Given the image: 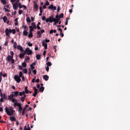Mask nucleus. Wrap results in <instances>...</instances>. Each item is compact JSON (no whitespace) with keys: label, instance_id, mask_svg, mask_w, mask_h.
Segmentation results:
<instances>
[{"label":"nucleus","instance_id":"obj_14","mask_svg":"<svg viewBox=\"0 0 130 130\" xmlns=\"http://www.w3.org/2000/svg\"><path fill=\"white\" fill-rule=\"evenodd\" d=\"M24 94H28L29 93V90H28V86H25L24 88V91H23Z\"/></svg>","mask_w":130,"mask_h":130},{"label":"nucleus","instance_id":"obj_12","mask_svg":"<svg viewBox=\"0 0 130 130\" xmlns=\"http://www.w3.org/2000/svg\"><path fill=\"white\" fill-rule=\"evenodd\" d=\"M12 93L14 94V97H18V96H19V91H18L12 92Z\"/></svg>","mask_w":130,"mask_h":130},{"label":"nucleus","instance_id":"obj_2","mask_svg":"<svg viewBox=\"0 0 130 130\" xmlns=\"http://www.w3.org/2000/svg\"><path fill=\"white\" fill-rule=\"evenodd\" d=\"M48 22H49L50 23L55 22L56 24L58 23V22H59V20H56V19L53 18V16H50L49 18H47L46 20V23H48Z\"/></svg>","mask_w":130,"mask_h":130},{"label":"nucleus","instance_id":"obj_53","mask_svg":"<svg viewBox=\"0 0 130 130\" xmlns=\"http://www.w3.org/2000/svg\"><path fill=\"white\" fill-rule=\"evenodd\" d=\"M48 42H50V40H47V39H45V43H48Z\"/></svg>","mask_w":130,"mask_h":130},{"label":"nucleus","instance_id":"obj_33","mask_svg":"<svg viewBox=\"0 0 130 130\" xmlns=\"http://www.w3.org/2000/svg\"><path fill=\"white\" fill-rule=\"evenodd\" d=\"M1 3H2L4 5H7V1L6 0H1Z\"/></svg>","mask_w":130,"mask_h":130},{"label":"nucleus","instance_id":"obj_7","mask_svg":"<svg viewBox=\"0 0 130 130\" xmlns=\"http://www.w3.org/2000/svg\"><path fill=\"white\" fill-rule=\"evenodd\" d=\"M34 90V93L32 94V96H34V97H36V96L37 95V94H38V89H37V88L35 86H34L32 88Z\"/></svg>","mask_w":130,"mask_h":130},{"label":"nucleus","instance_id":"obj_26","mask_svg":"<svg viewBox=\"0 0 130 130\" xmlns=\"http://www.w3.org/2000/svg\"><path fill=\"white\" fill-rule=\"evenodd\" d=\"M2 76H3V77H4V78H6V77L8 76V75H7V73L3 74V73L1 72V77H2Z\"/></svg>","mask_w":130,"mask_h":130},{"label":"nucleus","instance_id":"obj_32","mask_svg":"<svg viewBox=\"0 0 130 130\" xmlns=\"http://www.w3.org/2000/svg\"><path fill=\"white\" fill-rule=\"evenodd\" d=\"M56 20H57L58 21H60V18H59V16H58V15H56L55 16Z\"/></svg>","mask_w":130,"mask_h":130},{"label":"nucleus","instance_id":"obj_39","mask_svg":"<svg viewBox=\"0 0 130 130\" xmlns=\"http://www.w3.org/2000/svg\"><path fill=\"white\" fill-rule=\"evenodd\" d=\"M23 72L24 74H27V73H28V70L25 68L23 70Z\"/></svg>","mask_w":130,"mask_h":130},{"label":"nucleus","instance_id":"obj_60","mask_svg":"<svg viewBox=\"0 0 130 130\" xmlns=\"http://www.w3.org/2000/svg\"><path fill=\"white\" fill-rule=\"evenodd\" d=\"M46 72H49V67H47L46 68Z\"/></svg>","mask_w":130,"mask_h":130},{"label":"nucleus","instance_id":"obj_52","mask_svg":"<svg viewBox=\"0 0 130 130\" xmlns=\"http://www.w3.org/2000/svg\"><path fill=\"white\" fill-rule=\"evenodd\" d=\"M18 69L20 70V71H22V70H23V67L19 65L18 66Z\"/></svg>","mask_w":130,"mask_h":130},{"label":"nucleus","instance_id":"obj_13","mask_svg":"<svg viewBox=\"0 0 130 130\" xmlns=\"http://www.w3.org/2000/svg\"><path fill=\"white\" fill-rule=\"evenodd\" d=\"M9 119H10V120H11V121H17L16 117H15L13 116H10Z\"/></svg>","mask_w":130,"mask_h":130},{"label":"nucleus","instance_id":"obj_9","mask_svg":"<svg viewBox=\"0 0 130 130\" xmlns=\"http://www.w3.org/2000/svg\"><path fill=\"white\" fill-rule=\"evenodd\" d=\"M34 9L36 12L38 11V4H37L36 1H34Z\"/></svg>","mask_w":130,"mask_h":130},{"label":"nucleus","instance_id":"obj_41","mask_svg":"<svg viewBox=\"0 0 130 130\" xmlns=\"http://www.w3.org/2000/svg\"><path fill=\"white\" fill-rule=\"evenodd\" d=\"M12 103H17V100L13 99L11 100Z\"/></svg>","mask_w":130,"mask_h":130},{"label":"nucleus","instance_id":"obj_6","mask_svg":"<svg viewBox=\"0 0 130 130\" xmlns=\"http://www.w3.org/2000/svg\"><path fill=\"white\" fill-rule=\"evenodd\" d=\"M12 30L11 29L6 28L5 30V33L6 36H8V37H10V33H12Z\"/></svg>","mask_w":130,"mask_h":130},{"label":"nucleus","instance_id":"obj_57","mask_svg":"<svg viewBox=\"0 0 130 130\" xmlns=\"http://www.w3.org/2000/svg\"><path fill=\"white\" fill-rule=\"evenodd\" d=\"M40 32H41V34H43V33H44V32H45V30H44V29H41L40 30Z\"/></svg>","mask_w":130,"mask_h":130},{"label":"nucleus","instance_id":"obj_38","mask_svg":"<svg viewBox=\"0 0 130 130\" xmlns=\"http://www.w3.org/2000/svg\"><path fill=\"white\" fill-rule=\"evenodd\" d=\"M13 47L14 49H16V48H17V43L16 42L14 43Z\"/></svg>","mask_w":130,"mask_h":130},{"label":"nucleus","instance_id":"obj_46","mask_svg":"<svg viewBox=\"0 0 130 130\" xmlns=\"http://www.w3.org/2000/svg\"><path fill=\"white\" fill-rule=\"evenodd\" d=\"M69 20H70V18H68L66 19V22H65V25H68Z\"/></svg>","mask_w":130,"mask_h":130},{"label":"nucleus","instance_id":"obj_22","mask_svg":"<svg viewBox=\"0 0 130 130\" xmlns=\"http://www.w3.org/2000/svg\"><path fill=\"white\" fill-rule=\"evenodd\" d=\"M23 36H27V35H28V31H27L26 30H24L23 31Z\"/></svg>","mask_w":130,"mask_h":130},{"label":"nucleus","instance_id":"obj_1","mask_svg":"<svg viewBox=\"0 0 130 130\" xmlns=\"http://www.w3.org/2000/svg\"><path fill=\"white\" fill-rule=\"evenodd\" d=\"M5 111L7 114L9 116H14V112H15V111L13 109V107H9L8 108L6 107L5 108Z\"/></svg>","mask_w":130,"mask_h":130},{"label":"nucleus","instance_id":"obj_54","mask_svg":"<svg viewBox=\"0 0 130 130\" xmlns=\"http://www.w3.org/2000/svg\"><path fill=\"white\" fill-rule=\"evenodd\" d=\"M22 13H23V11H22L21 10H19V11H18L19 15H22Z\"/></svg>","mask_w":130,"mask_h":130},{"label":"nucleus","instance_id":"obj_11","mask_svg":"<svg viewBox=\"0 0 130 130\" xmlns=\"http://www.w3.org/2000/svg\"><path fill=\"white\" fill-rule=\"evenodd\" d=\"M17 49H18V50H20L21 52H24V49H23V47H22V46L21 45H18L17 46Z\"/></svg>","mask_w":130,"mask_h":130},{"label":"nucleus","instance_id":"obj_15","mask_svg":"<svg viewBox=\"0 0 130 130\" xmlns=\"http://www.w3.org/2000/svg\"><path fill=\"white\" fill-rule=\"evenodd\" d=\"M43 78L44 80H45L46 81H48V80L49 79V77L47 75H44L43 76Z\"/></svg>","mask_w":130,"mask_h":130},{"label":"nucleus","instance_id":"obj_40","mask_svg":"<svg viewBox=\"0 0 130 130\" xmlns=\"http://www.w3.org/2000/svg\"><path fill=\"white\" fill-rule=\"evenodd\" d=\"M4 10H5V12H7V13H10V12H11V10H9L8 9L6 8L5 7H4Z\"/></svg>","mask_w":130,"mask_h":130},{"label":"nucleus","instance_id":"obj_64","mask_svg":"<svg viewBox=\"0 0 130 130\" xmlns=\"http://www.w3.org/2000/svg\"><path fill=\"white\" fill-rule=\"evenodd\" d=\"M49 33L50 34H52L53 33V29H51L50 30Z\"/></svg>","mask_w":130,"mask_h":130},{"label":"nucleus","instance_id":"obj_43","mask_svg":"<svg viewBox=\"0 0 130 130\" xmlns=\"http://www.w3.org/2000/svg\"><path fill=\"white\" fill-rule=\"evenodd\" d=\"M46 64L47 67H51V62H48Z\"/></svg>","mask_w":130,"mask_h":130},{"label":"nucleus","instance_id":"obj_4","mask_svg":"<svg viewBox=\"0 0 130 130\" xmlns=\"http://www.w3.org/2000/svg\"><path fill=\"white\" fill-rule=\"evenodd\" d=\"M24 52H25V54H27V55H31L33 52L29 48H27L25 49V50L23 51Z\"/></svg>","mask_w":130,"mask_h":130},{"label":"nucleus","instance_id":"obj_17","mask_svg":"<svg viewBox=\"0 0 130 130\" xmlns=\"http://www.w3.org/2000/svg\"><path fill=\"white\" fill-rule=\"evenodd\" d=\"M25 54H26V52H25L24 53H20L19 55V58H23V57H24V56H25Z\"/></svg>","mask_w":130,"mask_h":130},{"label":"nucleus","instance_id":"obj_16","mask_svg":"<svg viewBox=\"0 0 130 130\" xmlns=\"http://www.w3.org/2000/svg\"><path fill=\"white\" fill-rule=\"evenodd\" d=\"M17 5H18L17 3H15L14 4H13V9L16 11L18 10V6Z\"/></svg>","mask_w":130,"mask_h":130},{"label":"nucleus","instance_id":"obj_21","mask_svg":"<svg viewBox=\"0 0 130 130\" xmlns=\"http://www.w3.org/2000/svg\"><path fill=\"white\" fill-rule=\"evenodd\" d=\"M36 58L38 59V60H40V59H41V55L37 54L36 55Z\"/></svg>","mask_w":130,"mask_h":130},{"label":"nucleus","instance_id":"obj_34","mask_svg":"<svg viewBox=\"0 0 130 130\" xmlns=\"http://www.w3.org/2000/svg\"><path fill=\"white\" fill-rule=\"evenodd\" d=\"M23 76V72H20L18 77H19V78H22Z\"/></svg>","mask_w":130,"mask_h":130},{"label":"nucleus","instance_id":"obj_35","mask_svg":"<svg viewBox=\"0 0 130 130\" xmlns=\"http://www.w3.org/2000/svg\"><path fill=\"white\" fill-rule=\"evenodd\" d=\"M26 57L24 59V61H27V60H30V57H29V56H26Z\"/></svg>","mask_w":130,"mask_h":130},{"label":"nucleus","instance_id":"obj_30","mask_svg":"<svg viewBox=\"0 0 130 130\" xmlns=\"http://www.w3.org/2000/svg\"><path fill=\"white\" fill-rule=\"evenodd\" d=\"M3 20L4 22V23H6L7 22V20H8V18H7V16H4L3 18Z\"/></svg>","mask_w":130,"mask_h":130},{"label":"nucleus","instance_id":"obj_25","mask_svg":"<svg viewBox=\"0 0 130 130\" xmlns=\"http://www.w3.org/2000/svg\"><path fill=\"white\" fill-rule=\"evenodd\" d=\"M44 89H45L44 87H43V86H41V87H40V89H39L40 92H43L44 91Z\"/></svg>","mask_w":130,"mask_h":130},{"label":"nucleus","instance_id":"obj_56","mask_svg":"<svg viewBox=\"0 0 130 130\" xmlns=\"http://www.w3.org/2000/svg\"><path fill=\"white\" fill-rule=\"evenodd\" d=\"M32 73L34 74V75H36V74H37V71H36V70H33Z\"/></svg>","mask_w":130,"mask_h":130},{"label":"nucleus","instance_id":"obj_10","mask_svg":"<svg viewBox=\"0 0 130 130\" xmlns=\"http://www.w3.org/2000/svg\"><path fill=\"white\" fill-rule=\"evenodd\" d=\"M48 10H54L56 11V6H54L53 5L51 4L48 7Z\"/></svg>","mask_w":130,"mask_h":130},{"label":"nucleus","instance_id":"obj_29","mask_svg":"<svg viewBox=\"0 0 130 130\" xmlns=\"http://www.w3.org/2000/svg\"><path fill=\"white\" fill-rule=\"evenodd\" d=\"M28 37L29 38H32V37H33V33L29 32V35L28 36Z\"/></svg>","mask_w":130,"mask_h":130},{"label":"nucleus","instance_id":"obj_47","mask_svg":"<svg viewBox=\"0 0 130 130\" xmlns=\"http://www.w3.org/2000/svg\"><path fill=\"white\" fill-rule=\"evenodd\" d=\"M40 13H43V10H42V7H40Z\"/></svg>","mask_w":130,"mask_h":130},{"label":"nucleus","instance_id":"obj_18","mask_svg":"<svg viewBox=\"0 0 130 130\" xmlns=\"http://www.w3.org/2000/svg\"><path fill=\"white\" fill-rule=\"evenodd\" d=\"M14 94H11L9 96H8V100H12L14 99Z\"/></svg>","mask_w":130,"mask_h":130},{"label":"nucleus","instance_id":"obj_50","mask_svg":"<svg viewBox=\"0 0 130 130\" xmlns=\"http://www.w3.org/2000/svg\"><path fill=\"white\" fill-rule=\"evenodd\" d=\"M12 33V34H16V29H13Z\"/></svg>","mask_w":130,"mask_h":130},{"label":"nucleus","instance_id":"obj_3","mask_svg":"<svg viewBox=\"0 0 130 130\" xmlns=\"http://www.w3.org/2000/svg\"><path fill=\"white\" fill-rule=\"evenodd\" d=\"M13 58V56L8 55V57L6 58V60H7V61H11V63H12V64H14V63H15V60Z\"/></svg>","mask_w":130,"mask_h":130},{"label":"nucleus","instance_id":"obj_28","mask_svg":"<svg viewBox=\"0 0 130 130\" xmlns=\"http://www.w3.org/2000/svg\"><path fill=\"white\" fill-rule=\"evenodd\" d=\"M28 128H27V125H26L25 126H24V130H31V128H30V127L29 126V124H28L27 125Z\"/></svg>","mask_w":130,"mask_h":130},{"label":"nucleus","instance_id":"obj_58","mask_svg":"<svg viewBox=\"0 0 130 130\" xmlns=\"http://www.w3.org/2000/svg\"><path fill=\"white\" fill-rule=\"evenodd\" d=\"M27 44L29 46H30V47L32 46L33 44L31 43H27Z\"/></svg>","mask_w":130,"mask_h":130},{"label":"nucleus","instance_id":"obj_27","mask_svg":"<svg viewBox=\"0 0 130 130\" xmlns=\"http://www.w3.org/2000/svg\"><path fill=\"white\" fill-rule=\"evenodd\" d=\"M29 29H30L29 32H30L31 33H32V32H33V31H34V28H33V26H29Z\"/></svg>","mask_w":130,"mask_h":130},{"label":"nucleus","instance_id":"obj_48","mask_svg":"<svg viewBox=\"0 0 130 130\" xmlns=\"http://www.w3.org/2000/svg\"><path fill=\"white\" fill-rule=\"evenodd\" d=\"M59 18H63V13H61L59 15Z\"/></svg>","mask_w":130,"mask_h":130},{"label":"nucleus","instance_id":"obj_59","mask_svg":"<svg viewBox=\"0 0 130 130\" xmlns=\"http://www.w3.org/2000/svg\"><path fill=\"white\" fill-rule=\"evenodd\" d=\"M45 6H48L49 5V2L48 1H46V3L45 4Z\"/></svg>","mask_w":130,"mask_h":130},{"label":"nucleus","instance_id":"obj_45","mask_svg":"<svg viewBox=\"0 0 130 130\" xmlns=\"http://www.w3.org/2000/svg\"><path fill=\"white\" fill-rule=\"evenodd\" d=\"M59 11H60V6H58L57 9V13H59Z\"/></svg>","mask_w":130,"mask_h":130},{"label":"nucleus","instance_id":"obj_19","mask_svg":"<svg viewBox=\"0 0 130 130\" xmlns=\"http://www.w3.org/2000/svg\"><path fill=\"white\" fill-rule=\"evenodd\" d=\"M22 110H23V109L22 108V106L20 104V105L18 106V111L19 113H21Z\"/></svg>","mask_w":130,"mask_h":130},{"label":"nucleus","instance_id":"obj_63","mask_svg":"<svg viewBox=\"0 0 130 130\" xmlns=\"http://www.w3.org/2000/svg\"><path fill=\"white\" fill-rule=\"evenodd\" d=\"M30 68L31 70H34L35 69V67L33 66V65L30 64Z\"/></svg>","mask_w":130,"mask_h":130},{"label":"nucleus","instance_id":"obj_51","mask_svg":"<svg viewBox=\"0 0 130 130\" xmlns=\"http://www.w3.org/2000/svg\"><path fill=\"white\" fill-rule=\"evenodd\" d=\"M46 44H47L46 43H45L44 41L42 42V46H45L46 45Z\"/></svg>","mask_w":130,"mask_h":130},{"label":"nucleus","instance_id":"obj_42","mask_svg":"<svg viewBox=\"0 0 130 130\" xmlns=\"http://www.w3.org/2000/svg\"><path fill=\"white\" fill-rule=\"evenodd\" d=\"M42 21H46V20H47V19H46V17L45 16L42 17Z\"/></svg>","mask_w":130,"mask_h":130},{"label":"nucleus","instance_id":"obj_36","mask_svg":"<svg viewBox=\"0 0 130 130\" xmlns=\"http://www.w3.org/2000/svg\"><path fill=\"white\" fill-rule=\"evenodd\" d=\"M26 22H27V23H31V20H30V17H28L26 18Z\"/></svg>","mask_w":130,"mask_h":130},{"label":"nucleus","instance_id":"obj_37","mask_svg":"<svg viewBox=\"0 0 130 130\" xmlns=\"http://www.w3.org/2000/svg\"><path fill=\"white\" fill-rule=\"evenodd\" d=\"M11 3H15V2H16V3H19L20 2V0H10Z\"/></svg>","mask_w":130,"mask_h":130},{"label":"nucleus","instance_id":"obj_8","mask_svg":"<svg viewBox=\"0 0 130 130\" xmlns=\"http://www.w3.org/2000/svg\"><path fill=\"white\" fill-rule=\"evenodd\" d=\"M14 80L17 83H20L21 82V77H19L18 75H15L14 76Z\"/></svg>","mask_w":130,"mask_h":130},{"label":"nucleus","instance_id":"obj_23","mask_svg":"<svg viewBox=\"0 0 130 130\" xmlns=\"http://www.w3.org/2000/svg\"><path fill=\"white\" fill-rule=\"evenodd\" d=\"M22 67H23V68H26L27 67V63H26L25 61L22 63Z\"/></svg>","mask_w":130,"mask_h":130},{"label":"nucleus","instance_id":"obj_44","mask_svg":"<svg viewBox=\"0 0 130 130\" xmlns=\"http://www.w3.org/2000/svg\"><path fill=\"white\" fill-rule=\"evenodd\" d=\"M23 94H25L24 91L19 92V96H23Z\"/></svg>","mask_w":130,"mask_h":130},{"label":"nucleus","instance_id":"obj_49","mask_svg":"<svg viewBox=\"0 0 130 130\" xmlns=\"http://www.w3.org/2000/svg\"><path fill=\"white\" fill-rule=\"evenodd\" d=\"M10 54L11 56H13L14 57V52L13 51H10Z\"/></svg>","mask_w":130,"mask_h":130},{"label":"nucleus","instance_id":"obj_61","mask_svg":"<svg viewBox=\"0 0 130 130\" xmlns=\"http://www.w3.org/2000/svg\"><path fill=\"white\" fill-rule=\"evenodd\" d=\"M59 35H60V36H61V37H63V36H64V35H63V34H62V32H60Z\"/></svg>","mask_w":130,"mask_h":130},{"label":"nucleus","instance_id":"obj_5","mask_svg":"<svg viewBox=\"0 0 130 130\" xmlns=\"http://www.w3.org/2000/svg\"><path fill=\"white\" fill-rule=\"evenodd\" d=\"M1 102H4V100L7 99V95L5 94L1 93Z\"/></svg>","mask_w":130,"mask_h":130},{"label":"nucleus","instance_id":"obj_62","mask_svg":"<svg viewBox=\"0 0 130 130\" xmlns=\"http://www.w3.org/2000/svg\"><path fill=\"white\" fill-rule=\"evenodd\" d=\"M31 25L32 26V27H34V26H35L36 24H35V22H32L31 23Z\"/></svg>","mask_w":130,"mask_h":130},{"label":"nucleus","instance_id":"obj_55","mask_svg":"<svg viewBox=\"0 0 130 130\" xmlns=\"http://www.w3.org/2000/svg\"><path fill=\"white\" fill-rule=\"evenodd\" d=\"M25 98L23 97H21V101H22V102H24V101H25Z\"/></svg>","mask_w":130,"mask_h":130},{"label":"nucleus","instance_id":"obj_20","mask_svg":"<svg viewBox=\"0 0 130 130\" xmlns=\"http://www.w3.org/2000/svg\"><path fill=\"white\" fill-rule=\"evenodd\" d=\"M41 34H42L40 32V30L38 31L37 35H38V37H39V38H41V36H42V35Z\"/></svg>","mask_w":130,"mask_h":130},{"label":"nucleus","instance_id":"obj_24","mask_svg":"<svg viewBox=\"0 0 130 130\" xmlns=\"http://www.w3.org/2000/svg\"><path fill=\"white\" fill-rule=\"evenodd\" d=\"M40 25H41V23L38 22L37 26V29H38V30H40V29H41V27L39 26Z\"/></svg>","mask_w":130,"mask_h":130},{"label":"nucleus","instance_id":"obj_31","mask_svg":"<svg viewBox=\"0 0 130 130\" xmlns=\"http://www.w3.org/2000/svg\"><path fill=\"white\" fill-rule=\"evenodd\" d=\"M20 104H20V103H14V107H17V106H20Z\"/></svg>","mask_w":130,"mask_h":130}]
</instances>
